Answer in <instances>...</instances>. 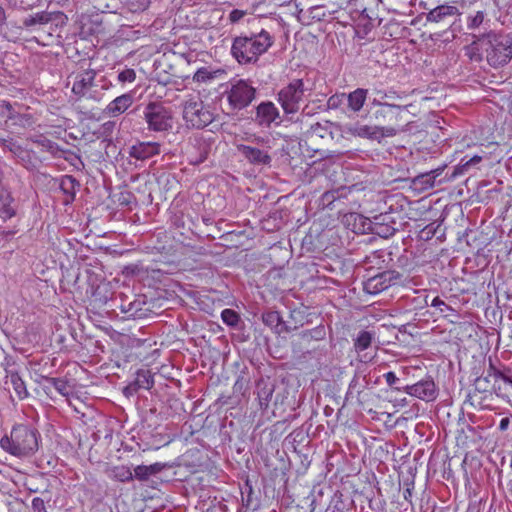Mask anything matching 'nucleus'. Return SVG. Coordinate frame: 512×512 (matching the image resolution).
Wrapping results in <instances>:
<instances>
[{"label": "nucleus", "instance_id": "35", "mask_svg": "<svg viewBox=\"0 0 512 512\" xmlns=\"http://www.w3.org/2000/svg\"><path fill=\"white\" fill-rule=\"evenodd\" d=\"M363 229L381 238H389L398 230L396 225H366Z\"/></svg>", "mask_w": 512, "mask_h": 512}, {"label": "nucleus", "instance_id": "26", "mask_svg": "<svg viewBox=\"0 0 512 512\" xmlns=\"http://www.w3.org/2000/svg\"><path fill=\"white\" fill-rule=\"evenodd\" d=\"M166 467V464L156 462L151 465H138L134 468L133 479L140 482L148 481L151 476H155L162 472Z\"/></svg>", "mask_w": 512, "mask_h": 512}, {"label": "nucleus", "instance_id": "46", "mask_svg": "<svg viewBox=\"0 0 512 512\" xmlns=\"http://www.w3.org/2000/svg\"><path fill=\"white\" fill-rule=\"evenodd\" d=\"M47 23H52L56 27H63L68 22V17L61 11H47Z\"/></svg>", "mask_w": 512, "mask_h": 512}, {"label": "nucleus", "instance_id": "51", "mask_svg": "<svg viewBox=\"0 0 512 512\" xmlns=\"http://www.w3.org/2000/svg\"><path fill=\"white\" fill-rule=\"evenodd\" d=\"M432 307L439 309L440 313L444 314L447 311H454L451 306L447 305L440 297L436 296L432 299Z\"/></svg>", "mask_w": 512, "mask_h": 512}, {"label": "nucleus", "instance_id": "39", "mask_svg": "<svg viewBox=\"0 0 512 512\" xmlns=\"http://www.w3.org/2000/svg\"><path fill=\"white\" fill-rule=\"evenodd\" d=\"M134 381L139 389L150 390L154 386L153 375L149 370H138Z\"/></svg>", "mask_w": 512, "mask_h": 512}, {"label": "nucleus", "instance_id": "23", "mask_svg": "<svg viewBox=\"0 0 512 512\" xmlns=\"http://www.w3.org/2000/svg\"><path fill=\"white\" fill-rule=\"evenodd\" d=\"M488 376L493 378L495 383L502 380L506 385L512 387V369L499 363L496 365L494 360L489 357V366L487 369Z\"/></svg>", "mask_w": 512, "mask_h": 512}, {"label": "nucleus", "instance_id": "29", "mask_svg": "<svg viewBox=\"0 0 512 512\" xmlns=\"http://www.w3.org/2000/svg\"><path fill=\"white\" fill-rule=\"evenodd\" d=\"M466 158L467 156L462 158L460 164L453 168L451 175L446 176L448 179H455L458 175L468 172L470 168L476 167L482 161V157L479 155H474L469 159Z\"/></svg>", "mask_w": 512, "mask_h": 512}, {"label": "nucleus", "instance_id": "48", "mask_svg": "<svg viewBox=\"0 0 512 512\" xmlns=\"http://www.w3.org/2000/svg\"><path fill=\"white\" fill-rule=\"evenodd\" d=\"M439 228L440 224L436 222L426 225L419 233L420 239L424 241L431 240L437 234Z\"/></svg>", "mask_w": 512, "mask_h": 512}, {"label": "nucleus", "instance_id": "42", "mask_svg": "<svg viewBox=\"0 0 512 512\" xmlns=\"http://www.w3.org/2000/svg\"><path fill=\"white\" fill-rule=\"evenodd\" d=\"M195 148L199 150V155L197 156L195 163L199 164L204 162L211 151V144L207 142L203 138L195 139Z\"/></svg>", "mask_w": 512, "mask_h": 512}, {"label": "nucleus", "instance_id": "4", "mask_svg": "<svg viewBox=\"0 0 512 512\" xmlns=\"http://www.w3.org/2000/svg\"><path fill=\"white\" fill-rule=\"evenodd\" d=\"M257 89L249 79L231 80L223 96L226 97L232 111L247 108L256 98Z\"/></svg>", "mask_w": 512, "mask_h": 512}, {"label": "nucleus", "instance_id": "31", "mask_svg": "<svg viewBox=\"0 0 512 512\" xmlns=\"http://www.w3.org/2000/svg\"><path fill=\"white\" fill-rule=\"evenodd\" d=\"M367 89L357 88L347 96L348 106L354 112H358L364 105L367 98Z\"/></svg>", "mask_w": 512, "mask_h": 512}, {"label": "nucleus", "instance_id": "28", "mask_svg": "<svg viewBox=\"0 0 512 512\" xmlns=\"http://www.w3.org/2000/svg\"><path fill=\"white\" fill-rule=\"evenodd\" d=\"M108 478L118 482H129L133 480V472L130 467L117 465L106 470Z\"/></svg>", "mask_w": 512, "mask_h": 512}, {"label": "nucleus", "instance_id": "57", "mask_svg": "<svg viewBox=\"0 0 512 512\" xmlns=\"http://www.w3.org/2000/svg\"><path fill=\"white\" fill-rule=\"evenodd\" d=\"M139 390H140L139 387L136 386L135 381H133L124 388L123 392L126 396L129 397V396H133L134 394H136Z\"/></svg>", "mask_w": 512, "mask_h": 512}, {"label": "nucleus", "instance_id": "56", "mask_svg": "<svg viewBox=\"0 0 512 512\" xmlns=\"http://www.w3.org/2000/svg\"><path fill=\"white\" fill-rule=\"evenodd\" d=\"M449 30L451 38L454 39L456 34L461 32V19L453 21L449 27Z\"/></svg>", "mask_w": 512, "mask_h": 512}, {"label": "nucleus", "instance_id": "53", "mask_svg": "<svg viewBox=\"0 0 512 512\" xmlns=\"http://www.w3.org/2000/svg\"><path fill=\"white\" fill-rule=\"evenodd\" d=\"M32 510L33 512H47L44 499L40 497L33 498Z\"/></svg>", "mask_w": 512, "mask_h": 512}, {"label": "nucleus", "instance_id": "61", "mask_svg": "<svg viewBox=\"0 0 512 512\" xmlns=\"http://www.w3.org/2000/svg\"><path fill=\"white\" fill-rule=\"evenodd\" d=\"M509 424H510V419L508 417L502 418L499 423V430L501 432L506 431L509 427Z\"/></svg>", "mask_w": 512, "mask_h": 512}, {"label": "nucleus", "instance_id": "16", "mask_svg": "<svg viewBox=\"0 0 512 512\" xmlns=\"http://www.w3.org/2000/svg\"><path fill=\"white\" fill-rule=\"evenodd\" d=\"M96 72L93 69H87L77 73L74 76L72 92L78 97H85L94 86Z\"/></svg>", "mask_w": 512, "mask_h": 512}, {"label": "nucleus", "instance_id": "7", "mask_svg": "<svg viewBox=\"0 0 512 512\" xmlns=\"http://www.w3.org/2000/svg\"><path fill=\"white\" fill-rule=\"evenodd\" d=\"M304 92L305 87L302 79H294L280 89L277 99L286 115L295 114L299 111Z\"/></svg>", "mask_w": 512, "mask_h": 512}, {"label": "nucleus", "instance_id": "58", "mask_svg": "<svg viewBox=\"0 0 512 512\" xmlns=\"http://www.w3.org/2000/svg\"><path fill=\"white\" fill-rule=\"evenodd\" d=\"M358 383H359V379L355 376L349 384L348 391H347V397L353 396L354 392H356L357 394H360V390H356Z\"/></svg>", "mask_w": 512, "mask_h": 512}, {"label": "nucleus", "instance_id": "22", "mask_svg": "<svg viewBox=\"0 0 512 512\" xmlns=\"http://www.w3.org/2000/svg\"><path fill=\"white\" fill-rule=\"evenodd\" d=\"M134 101L132 93H126L116 97L104 109V113L111 117H116L124 113Z\"/></svg>", "mask_w": 512, "mask_h": 512}, {"label": "nucleus", "instance_id": "54", "mask_svg": "<svg viewBox=\"0 0 512 512\" xmlns=\"http://www.w3.org/2000/svg\"><path fill=\"white\" fill-rule=\"evenodd\" d=\"M246 15V11L234 9L229 14V20L231 23L239 22Z\"/></svg>", "mask_w": 512, "mask_h": 512}, {"label": "nucleus", "instance_id": "37", "mask_svg": "<svg viewBox=\"0 0 512 512\" xmlns=\"http://www.w3.org/2000/svg\"><path fill=\"white\" fill-rule=\"evenodd\" d=\"M473 41L469 46L466 47V55L471 61L481 62L483 59V53L480 48V41H478V34L472 33Z\"/></svg>", "mask_w": 512, "mask_h": 512}, {"label": "nucleus", "instance_id": "14", "mask_svg": "<svg viewBox=\"0 0 512 512\" xmlns=\"http://www.w3.org/2000/svg\"><path fill=\"white\" fill-rule=\"evenodd\" d=\"M404 392L424 401H433L437 397V388L432 378L428 377L413 385H406Z\"/></svg>", "mask_w": 512, "mask_h": 512}, {"label": "nucleus", "instance_id": "45", "mask_svg": "<svg viewBox=\"0 0 512 512\" xmlns=\"http://www.w3.org/2000/svg\"><path fill=\"white\" fill-rule=\"evenodd\" d=\"M47 11H41L34 15H30L23 20L24 27L28 28L34 25H44L47 23Z\"/></svg>", "mask_w": 512, "mask_h": 512}, {"label": "nucleus", "instance_id": "11", "mask_svg": "<svg viewBox=\"0 0 512 512\" xmlns=\"http://www.w3.org/2000/svg\"><path fill=\"white\" fill-rule=\"evenodd\" d=\"M401 279V274L395 270H385L372 275L363 282V289L368 294H378Z\"/></svg>", "mask_w": 512, "mask_h": 512}, {"label": "nucleus", "instance_id": "50", "mask_svg": "<svg viewBox=\"0 0 512 512\" xmlns=\"http://www.w3.org/2000/svg\"><path fill=\"white\" fill-rule=\"evenodd\" d=\"M329 124L328 121H326L324 125L319 122L314 123L310 127V132L312 135L324 138L325 135L329 133Z\"/></svg>", "mask_w": 512, "mask_h": 512}, {"label": "nucleus", "instance_id": "63", "mask_svg": "<svg viewBox=\"0 0 512 512\" xmlns=\"http://www.w3.org/2000/svg\"><path fill=\"white\" fill-rule=\"evenodd\" d=\"M6 14L4 9L0 6V27L5 23Z\"/></svg>", "mask_w": 512, "mask_h": 512}, {"label": "nucleus", "instance_id": "33", "mask_svg": "<svg viewBox=\"0 0 512 512\" xmlns=\"http://www.w3.org/2000/svg\"><path fill=\"white\" fill-rule=\"evenodd\" d=\"M489 384H490V376H488V373L486 374V376H479L474 380V389L472 391L495 392V395L500 396L501 387L499 385H496V383H494L493 387L490 389Z\"/></svg>", "mask_w": 512, "mask_h": 512}, {"label": "nucleus", "instance_id": "49", "mask_svg": "<svg viewBox=\"0 0 512 512\" xmlns=\"http://www.w3.org/2000/svg\"><path fill=\"white\" fill-rule=\"evenodd\" d=\"M387 385L395 391H404L405 386L401 385L400 379L393 371H389L383 375Z\"/></svg>", "mask_w": 512, "mask_h": 512}, {"label": "nucleus", "instance_id": "43", "mask_svg": "<svg viewBox=\"0 0 512 512\" xmlns=\"http://www.w3.org/2000/svg\"><path fill=\"white\" fill-rule=\"evenodd\" d=\"M345 503L343 500V494L340 491H335L332 495L326 512H344Z\"/></svg>", "mask_w": 512, "mask_h": 512}, {"label": "nucleus", "instance_id": "38", "mask_svg": "<svg viewBox=\"0 0 512 512\" xmlns=\"http://www.w3.org/2000/svg\"><path fill=\"white\" fill-rule=\"evenodd\" d=\"M326 336V330L323 325H319L313 329L304 330L300 334V338L303 340V343H309L310 341H320L323 340Z\"/></svg>", "mask_w": 512, "mask_h": 512}, {"label": "nucleus", "instance_id": "64", "mask_svg": "<svg viewBox=\"0 0 512 512\" xmlns=\"http://www.w3.org/2000/svg\"><path fill=\"white\" fill-rule=\"evenodd\" d=\"M506 489L509 492V494L512 496V474H511V478L508 480V482L506 484Z\"/></svg>", "mask_w": 512, "mask_h": 512}, {"label": "nucleus", "instance_id": "30", "mask_svg": "<svg viewBox=\"0 0 512 512\" xmlns=\"http://www.w3.org/2000/svg\"><path fill=\"white\" fill-rule=\"evenodd\" d=\"M221 319L228 327L235 330H242L244 322L238 312L233 309L226 308L221 312Z\"/></svg>", "mask_w": 512, "mask_h": 512}, {"label": "nucleus", "instance_id": "52", "mask_svg": "<svg viewBox=\"0 0 512 512\" xmlns=\"http://www.w3.org/2000/svg\"><path fill=\"white\" fill-rule=\"evenodd\" d=\"M136 78V73L133 69H125L118 74V80L122 83L133 82Z\"/></svg>", "mask_w": 512, "mask_h": 512}, {"label": "nucleus", "instance_id": "27", "mask_svg": "<svg viewBox=\"0 0 512 512\" xmlns=\"http://www.w3.org/2000/svg\"><path fill=\"white\" fill-rule=\"evenodd\" d=\"M6 378L9 379L14 392L20 400L26 399L29 396L26 384L17 371L12 369H5Z\"/></svg>", "mask_w": 512, "mask_h": 512}, {"label": "nucleus", "instance_id": "9", "mask_svg": "<svg viewBox=\"0 0 512 512\" xmlns=\"http://www.w3.org/2000/svg\"><path fill=\"white\" fill-rule=\"evenodd\" d=\"M252 121L259 127L269 129L282 123L279 109L271 101H262L255 107Z\"/></svg>", "mask_w": 512, "mask_h": 512}, {"label": "nucleus", "instance_id": "10", "mask_svg": "<svg viewBox=\"0 0 512 512\" xmlns=\"http://www.w3.org/2000/svg\"><path fill=\"white\" fill-rule=\"evenodd\" d=\"M405 130L406 129H399L395 126H371L362 124H355L349 128V132L354 136L376 140L378 142L383 138L394 137L399 132H403Z\"/></svg>", "mask_w": 512, "mask_h": 512}, {"label": "nucleus", "instance_id": "18", "mask_svg": "<svg viewBox=\"0 0 512 512\" xmlns=\"http://www.w3.org/2000/svg\"><path fill=\"white\" fill-rule=\"evenodd\" d=\"M495 392L470 391L464 404L478 410H493V400Z\"/></svg>", "mask_w": 512, "mask_h": 512}, {"label": "nucleus", "instance_id": "17", "mask_svg": "<svg viewBox=\"0 0 512 512\" xmlns=\"http://www.w3.org/2000/svg\"><path fill=\"white\" fill-rule=\"evenodd\" d=\"M161 145L158 142H137L129 147L128 154L131 158L145 161L160 154Z\"/></svg>", "mask_w": 512, "mask_h": 512}, {"label": "nucleus", "instance_id": "44", "mask_svg": "<svg viewBox=\"0 0 512 512\" xmlns=\"http://www.w3.org/2000/svg\"><path fill=\"white\" fill-rule=\"evenodd\" d=\"M45 380L55 388V390L62 396H68L70 389L67 380L63 378L46 377Z\"/></svg>", "mask_w": 512, "mask_h": 512}, {"label": "nucleus", "instance_id": "12", "mask_svg": "<svg viewBox=\"0 0 512 512\" xmlns=\"http://www.w3.org/2000/svg\"><path fill=\"white\" fill-rule=\"evenodd\" d=\"M0 146L4 151L10 152L17 161L27 170L36 169V158L31 150L23 148L14 139H0Z\"/></svg>", "mask_w": 512, "mask_h": 512}, {"label": "nucleus", "instance_id": "24", "mask_svg": "<svg viewBox=\"0 0 512 512\" xmlns=\"http://www.w3.org/2000/svg\"><path fill=\"white\" fill-rule=\"evenodd\" d=\"M263 323L276 334L289 333L292 328L288 326L277 311H267L262 314Z\"/></svg>", "mask_w": 512, "mask_h": 512}, {"label": "nucleus", "instance_id": "21", "mask_svg": "<svg viewBox=\"0 0 512 512\" xmlns=\"http://www.w3.org/2000/svg\"><path fill=\"white\" fill-rule=\"evenodd\" d=\"M274 390L275 384L270 380V378H261L257 381L256 395L261 409L265 410L268 408L269 403L272 400Z\"/></svg>", "mask_w": 512, "mask_h": 512}, {"label": "nucleus", "instance_id": "2", "mask_svg": "<svg viewBox=\"0 0 512 512\" xmlns=\"http://www.w3.org/2000/svg\"><path fill=\"white\" fill-rule=\"evenodd\" d=\"M273 36L262 29L251 35H240L234 38L231 46V54L239 64H254L259 56L266 53L273 45Z\"/></svg>", "mask_w": 512, "mask_h": 512}, {"label": "nucleus", "instance_id": "3", "mask_svg": "<svg viewBox=\"0 0 512 512\" xmlns=\"http://www.w3.org/2000/svg\"><path fill=\"white\" fill-rule=\"evenodd\" d=\"M480 48L487 63L493 68H501L512 59V34L490 30L478 33Z\"/></svg>", "mask_w": 512, "mask_h": 512}, {"label": "nucleus", "instance_id": "19", "mask_svg": "<svg viewBox=\"0 0 512 512\" xmlns=\"http://www.w3.org/2000/svg\"><path fill=\"white\" fill-rule=\"evenodd\" d=\"M443 171L444 167H439L417 175L412 180L413 188L421 192L432 189L436 185L437 177L440 176Z\"/></svg>", "mask_w": 512, "mask_h": 512}, {"label": "nucleus", "instance_id": "60", "mask_svg": "<svg viewBox=\"0 0 512 512\" xmlns=\"http://www.w3.org/2000/svg\"><path fill=\"white\" fill-rule=\"evenodd\" d=\"M139 271V268L137 265H129V266H126L123 270V273H125L126 275H134L136 274L137 272Z\"/></svg>", "mask_w": 512, "mask_h": 512}, {"label": "nucleus", "instance_id": "25", "mask_svg": "<svg viewBox=\"0 0 512 512\" xmlns=\"http://www.w3.org/2000/svg\"><path fill=\"white\" fill-rule=\"evenodd\" d=\"M460 15L461 13H459L458 8L456 6L439 5L436 8L429 11L426 19L428 22L439 23L445 21L447 18Z\"/></svg>", "mask_w": 512, "mask_h": 512}, {"label": "nucleus", "instance_id": "20", "mask_svg": "<svg viewBox=\"0 0 512 512\" xmlns=\"http://www.w3.org/2000/svg\"><path fill=\"white\" fill-rule=\"evenodd\" d=\"M11 191L0 182V217L6 221L16 215V207Z\"/></svg>", "mask_w": 512, "mask_h": 512}, {"label": "nucleus", "instance_id": "47", "mask_svg": "<svg viewBox=\"0 0 512 512\" xmlns=\"http://www.w3.org/2000/svg\"><path fill=\"white\" fill-rule=\"evenodd\" d=\"M215 73L216 72L210 71L207 67H201L195 72L193 81L198 83L210 82L215 78Z\"/></svg>", "mask_w": 512, "mask_h": 512}, {"label": "nucleus", "instance_id": "6", "mask_svg": "<svg viewBox=\"0 0 512 512\" xmlns=\"http://www.w3.org/2000/svg\"><path fill=\"white\" fill-rule=\"evenodd\" d=\"M143 118L150 131L167 132L173 128L172 111L162 103H148L144 108Z\"/></svg>", "mask_w": 512, "mask_h": 512}, {"label": "nucleus", "instance_id": "1", "mask_svg": "<svg viewBox=\"0 0 512 512\" xmlns=\"http://www.w3.org/2000/svg\"><path fill=\"white\" fill-rule=\"evenodd\" d=\"M40 439L41 435L36 428L17 424L12 427L10 435L0 439V447L14 457L26 458L38 451Z\"/></svg>", "mask_w": 512, "mask_h": 512}, {"label": "nucleus", "instance_id": "32", "mask_svg": "<svg viewBox=\"0 0 512 512\" xmlns=\"http://www.w3.org/2000/svg\"><path fill=\"white\" fill-rule=\"evenodd\" d=\"M144 305L145 302L143 300L136 299L127 304H121L120 309L122 313L127 314L129 317L142 318L145 315Z\"/></svg>", "mask_w": 512, "mask_h": 512}, {"label": "nucleus", "instance_id": "34", "mask_svg": "<svg viewBox=\"0 0 512 512\" xmlns=\"http://www.w3.org/2000/svg\"><path fill=\"white\" fill-rule=\"evenodd\" d=\"M366 225H396V221L393 217V212L389 211L365 219L363 221V228H365Z\"/></svg>", "mask_w": 512, "mask_h": 512}, {"label": "nucleus", "instance_id": "36", "mask_svg": "<svg viewBox=\"0 0 512 512\" xmlns=\"http://www.w3.org/2000/svg\"><path fill=\"white\" fill-rule=\"evenodd\" d=\"M385 256H389L385 250H377L371 252L369 255L365 257V264L368 265L367 269H371L373 267H377L378 269L383 268V263L385 262Z\"/></svg>", "mask_w": 512, "mask_h": 512}, {"label": "nucleus", "instance_id": "13", "mask_svg": "<svg viewBox=\"0 0 512 512\" xmlns=\"http://www.w3.org/2000/svg\"><path fill=\"white\" fill-rule=\"evenodd\" d=\"M410 105H382L374 113V117L379 122H388L394 124L393 126L401 129L398 125L399 122L404 121L403 115Z\"/></svg>", "mask_w": 512, "mask_h": 512}, {"label": "nucleus", "instance_id": "62", "mask_svg": "<svg viewBox=\"0 0 512 512\" xmlns=\"http://www.w3.org/2000/svg\"><path fill=\"white\" fill-rule=\"evenodd\" d=\"M339 103V96H331L328 100L329 107H336Z\"/></svg>", "mask_w": 512, "mask_h": 512}, {"label": "nucleus", "instance_id": "40", "mask_svg": "<svg viewBox=\"0 0 512 512\" xmlns=\"http://www.w3.org/2000/svg\"><path fill=\"white\" fill-rule=\"evenodd\" d=\"M400 98V96L394 92V91H382V90H376L375 91V97L372 99L371 104L375 107H379L382 105H390L387 100H395Z\"/></svg>", "mask_w": 512, "mask_h": 512}, {"label": "nucleus", "instance_id": "59", "mask_svg": "<svg viewBox=\"0 0 512 512\" xmlns=\"http://www.w3.org/2000/svg\"><path fill=\"white\" fill-rule=\"evenodd\" d=\"M69 183L70 186H71V189H74V186L77 185V186H80L79 182L76 181L75 178H73L72 176H66L65 177V180L62 181V188L65 192H68V189L65 188V185Z\"/></svg>", "mask_w": 512, "mask_h": 512}, {"label": "nucleus", "instance_id": "8", "mask_svg": "<svg viewBox=\"0 0 512 512\" xmlns=\"http://www.w3.org/2000/svg\"><path fill=\"white\" fill-rule=\"evenodd\" d=\"M491 5L490 0H473L469 2V11L465 16L466 29L479 32L481 27L490 23L488 18V9Z\"/></svg>", "mask_w": 512, "mask_h": 512}, {"label": "nucleus", "instance_id": "41", "mask_svg": "<svg viewBox=\"0 0 512 512\" xmlns=\"http://www.w3.org/2000/svg\"><path fill=\"white\" fill-rule=\"evenodd\" d=\"M373 338L374 335L371 332L365 330L360 331L354 340L355 350L358 352L366 350L370 347Z\"/></svg>", "mask_w": 512, "mask_h": 512}, {"label": "nucleus", "instance_id": "15", "mask_svg": "<svg viewBox=\"0 0 512 512\" xmlns=\"http://www.w3.org/2000/svg\"><path fill=\"white\" fill-rule=\"evenodd\" d=\"M237 150L250 164L269 165L271 163L272 158L267 150L245 144L237 145Z\"/></svg>", "mask_w": 512, "mask_h": 512}, {"label": "nucleus", "instance_id": "5", "mask_svg": "<svg viewBox=\"0 0 512 512\" xmlns=\"http://www.w3.org/2000/svg\"><path fill=\"white\" fill-rule=\"evenodd\" d=\"M183 119L187 127L203 129L214 120V115L198 96H191L183 103Z\"/></svg>", "mask_w": 512, "mask_h": 512}, {"label": "nucleus", "instance_id": "55", "mask_svg": "<svg viewBox=\"0 0 512 512\" xmlns=\"http://www.w3.org/2000/svg\"><path fill=\"white\" fill-rule=\"evenodd\" d=\"M37 144L41 145L45 150L49 152H53L56 148L57 144L49 139H41L35 141Z\"/></svg>", "mask_w": 512, "mask_h": 512}]
</instances>
